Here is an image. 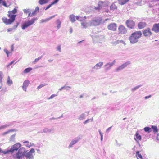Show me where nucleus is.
Returning <instances> with one entry per match:
<instances>
[{
    "label": "nucleus",
    "instance_id": "f257e3e1",
    "mask_svg": "<svg viewBox=\"0 0 159 159\" xmlns=\"http://www.w3.org/2000/svg\"><path fill=\"white\" fill-rule=\"evenodd\" d=\"M18 150L15 155V157L17 159H22L24 157H25L26 159H34V155L33 154L35 152L34 148H32L28 151L25 148L21 147Z\"/></svg>",
    "mask_w": 159,
    "mask_h": 159
},
{
    "label": "nucleus",
    "instance_id": "f03ea898",
    "mask_svg": "<svg viewBox=\"0 0 159 159\" xmlns=\"http://www.w3.org/2000/svg\"><path fill=\"white\" fill-rule=\"evenodd\" d=\"M142 35L141 31H135L131 34L128 38V40L131 44H135L139 41V39L141 37Z\"/></svg>",
    "mask_w": 159,
    "mask_h": 159
},
{
    "label": "nucleus",
    "instance_id": "7ed1b4c3",
    "mask_svg": "<svg viewBox=\"0 0 159 159\" xmlns=\"http://www.w3.org/2000/svg\"><path fill=\"white\" fill-rule=\"evenodd\" d=\"M21 144L19 143H16L11 147L10 149L2 150L0 148V153H2L4 154H9V153H13L15 151H17L21 147Z\"/></svg>",
    "mask_w": 159,
    "mask_h": 159
},
{
    "label": "nucleus",
    "instance_id": "20e7f679",
    "mask_svg": "<svg viewBox=\"0 0 159 159\" xmlns=\"http://www.w3.org/2000/svg\"><path fill=\"white\" fill-rule=\"evenodd\" d=\"M8 16L10 18L7 19L6 17H3L2 18L3 22L6 25H10L14 22L15 20L16 15H10V14H7Z\"/></svg>",
    "mask_w": 159,
    "mask_h": 159
},
{
    "label": "nucleus",
    "instance_id": "39448f33",
    "mask_svg": "<svg viewBox=\"0 0 159 159\" xmlns=\"http://www.w3.org/2000/svg\"><path fill=\"white\" fill-rule=\"evenodd\" d=\"M38 18L37 17L33 18L31 20H28L24 22L21 26L22 29L23 30H25L29 26L33 25L35 21L37 20Z\"/></svg>",
    "mask_w": 159,
    "mask_h": 159
},
{
    "label": "nucleus",
    "instance_id": "423d86ee",
    "mask_svg": "<svg viewBox=\"0 0 159 159\" xmlns=\"http://www.w3.org/2000/svg\"><path fill=\"white\" fill-rule=\"evenodd\" d=\"M102 20V17H96L90 21V26L98 25L101 24Z\"/></svg>",
    "mask_w": 159,
    "mask_h": 159
},
{
    "label": "nucleus",
    "instance_id": "0eeeda50",
    "mask_svg": "<svg viewBox=\"0 0 159 159\" xmlns=\"http://www.w3.org/2000/svg\"><path fill=\"white\" fill-rule=\"evenodd\" d=\"M127 27L130 29H134L135 27V22L131 19L127 20L125 22Z\"/></svg>",
    "mask_w": 159,
    "mask_h": 159
},
{
    "label": "nucleus",
    "instance_id": "6e6552de",
    "mask_svg": "<svg viewBox=\"0 0 159 159\" xmlns=\"http://www.w3.org/2000/svg\"><path fill=\"white\" fill-rule=\"evenodd\" d=\"M81 138V137L80 136H79L73 139L70 143L68 146V148H71L73 146L77 143Z\"/></svg>",
    "mask_w": 159,
    "mask_h": 159
},
{
    "label": "nucleus",
    "instance_id": "1a4fd4ad",
    "mask_svg": "<svg viewBox=\"0 0 159 159\" xmlns=\"http://www.w3.org/2000/svg\"><path fill=\"white\" fill-rule=\"evenodd\" d=\"M130 64L131 62L130 61H127L117 68L115 70L116 72H119L125 68L128 65Z\"/></svg>",
    "mask_w": 159,
    "mask_h": 159
},
{
    "label": "nucleus",
    "instance_id": "9d476101",
    "mask_svg": "<svg viewBox=\"0 0 159 159\" xmlns=\"http://www.w3.org/2000/svg\"><path fill=\"white\" fill-rule=\"evenodd\" d=\"M143 34L145 37H150L152 35V33L150 28L148 27L143 31Z\"/></svg>",
    "mask_w": 159,
    "mask_h": 159
},
{
    "label": "nucleus",
    "instance_id": "9b49d317",
    "mask_svg": "<svg viewBox=\"0 0 159 159\" xmlns=\"http://www.w3.org/2000/svg\"><path fill=\"white\" fill-rule=\"evenodd\" d=\"M119 33L124 34L127 33V29L123 25H120L118 27Z\"/></svg>",
    "mask_w": 159,
    "mask_h": 159
},
{
    "label": "nucleus",
    "instance_id": "f8f14e48",
    "mask_svg": "<svg viewBox=\"0 0 159 159\" xmlns=\"http://www.w3.org/2000/svg\"><path fill=\"white\" fill-rule=\"evenodd\" d=\"M116 63V60H114L112 62H109L105 64L104 67L105 70L107 71L110 69L112 66Z\"/></svg>",
    "mask_w": 159,
    "mask_h": 159
},
{
    "label": "nucleus",
    "instance_id": "ddd939ff",
    "mask_svg": "<svg viewBox=\"0 0 159 159\" xmlns=\"http://www.w3.org/2000/svg\"><path fill=\"white\" fill-rule=\"evenodd\" d=\"M151 30L155 33H159V23L154 24L152 26Z\"/></svg>",
    "mask_w": 159,
    "mask_h": 159
},
{
    "label": "nucleus",
    "instance_id": "4468645a",
    "mask_svg": "<svg viewBox=\"0 0 159 159\" xmlns=\"http://www.w3.org/2000/svg\"><path fill=\"white\" fill-rule=\"evenodd\" d=\"M103 64V63L102 62H100L96 64L93 67L92 69L95 70L99 69L101 68Z\"/></svg>",
    "mask_w": 159,
    "mask_h": 159
},
{
    "label": "nucleus",
    "instance_id": "2eb2a0df",
    "mask_svg": "<svg viewBox=\"0 0 159 159\" xmlns=\"http://www.w3.org/2000/svg\"><path fill=\"white\" fill-rule=\"evenodd\" d=\"M54 132V129L53 128H52L50 129L48 128H45L43 129V132H38V133H53Z\"/></svg>",
    "mask_w": 159,
    "mask_h": 159
},
{
    "label": "nucleus",
    "instance_id": "dca6fc26",
    "mask_svg": "<svg viewBox=\"0 0 159 159\" xmlns=\"http://www.w3.org/2000/svg\"><path fill=\"white\" fill-rule=\"evenodd\" d=\"M116 24L115 23L110 24L108 26V28L110 30L115 31L116 29Z\"/></svg>",
    "mask_w": 159,
    "mask_h": 159
},
{
    "label": "nucleus",
    "instance_id": "f3484780",
    "mask_svg": "<svg viewBox=\"0 0 159 159\" xmlns=\"http://www.w3.org/2000/svg\"><path fill=\"white\" fill-rule=\"evenodd\" d=\"M30 82L29 80H25L23 82L22 86L23 90L25 91H26L27 88L30 84Z\"/></svg>",
    "mask_w": 159,
    "mask_h": 159
},
{
    "label": "nucleus",
    "instance_id": "a211bd4d",
    "mask_svg": "<svg viewBox=\"0 0 159 159\" xmlns=\"http://www.w3.org/2000/svg\"><path fill=\"white\" fill-rule=\"evenodd\" d=\"M103 39V38L102 36H94L93 37V39L94 41L97 40V42L99 43H101L100 41H102Z\"/></svg>",
    "mask_w": 159,
    "mask_h": 159
},
{
    "label": "nucleus",
    "instance_id": "6ab92c4d",
    "mask_svg": "<svg viewBox=\"0 0 159 159\" xmlns=\"http://www.w3.org/2000/svg\"><path fill=\"white\" fill-rule=\"evenodd\" d=\"M147 25L146 23L144 22H140L138 23V27L139 29H142L145 27Z\"/></svg>",
    "mask_w": 159,
    "mask_h": 159
},
{
    "label": "nucleus",
    "instance_id": "aec40b11",
    "mask_svg": "<svg viewBox=\"0 0 159 159\" xmlns=\"http://www.w3.org/2000/svg\"><path fill=\"white\" fill-rule=\"evenodd\" d=\"M56 16V15H53L48 18H46L44 19H42L40 21V22L41 23H43L48 22L51 19L54 18Z\"/></svg>",
    "mask_w": 159,
    "mask_h": 159
},
{
    "label": "nucleus",
    "instance_id": "412c9836",
    "mask_svg": "<svg viewBox=\"0 0 159 159\" xmlns=\"http://www.w3.org/2000/svg\"><path fill=\"white\" fill-rule=\"evenodd\" d=\"M86 114L85 113H82L80 114L78 116V119L80 121L85 119L86 118Z\"/></svg>",
    "mask_w": 159,
    "mask_h": 159
},
{
    "label": "nucleus",
    "instance_id": "4be33fe9",
    "mask_svg": "<svg viewBox=\"0 0 159 159\" xmlns=\"http://www.w3.org/2000/svg\"><path fill=\"white\" fill-rule=\"evenodd\" d=\"M81 26H82L83 28L86 29L89 26H90V21L89 22H83L81 23Z\"/></svg>",
    "mask_w": 159,
    "mask_h": 159
},
{
    "label": "nucleus",
    "instance_id": "5701e85b",
    "mask_svg": "<svg viewBox=\"0 0 159 159\" xmlns=\"http://www.w3.org/2000/svg\"><path fill=\"white\" fill-rule=\"evenodd\" d=\"M17 12V9L16 8H14L13 10L11 11H8V14L10 15H14Z\"/></svg>",
    "mask_w": 159,
    "mask_h": 159
},
{
    "label": "nucleus",
    "instance_id": "b1692460",
    "mask_svg": "<svg viewBox=\"0 0 159 159\" xmlns=\"http://www.w3.org/2000/svg\"><path fill=\"white\" fill-rule=\"evenodd\" d=\"M56 23L57 25V28L58 30L61 27V22L60 19H58L56 21Z\"/></svg>",
    "mask_w": 159,
    "mask_h": 159
},
{
    "label": "nucleus",
    "instance_id": "393cba45",
    "mask_svg": "<svg viewBox=\"0 0 159 159\" xmlns=\"http://www.w3.org/2000/svg\"><path fill=\"white\" fill-rule=\"evenodd\" d=\"M70 20L72 23H74L75 21V16L73 14H71L69 16Z\"/></svg>",
    "mask_w": 159,
    "mask_h": 159
},
{
    "label": "nucleus",
    "instance_id": "a878e982",
    "mask_svg": "<svg viewBox=\"0 0 159 159\" xmlns=\"http://www.w3.org/2000/svg\"><path fill=\"white\" fill-rule=\"evenodd\" d=\"M135 136H136V138H134V139L137 142V140H141V136L137 132Z\"/></svg>",
    "mask_w": 159,
    "mask_h": 159
},
{
    "label": "nucleus",
    "instance_id": "bb28decb",
    "mask_svg": "<svg viewBox=\"0 0 159 159\" xmlns=\"http://www.w3.org/2000/svg\"><path fill=\"white\" fill-rule=\"evenodd\" d=\"M16 134L12 135L9 139V141L10 142H14L15 141Z\"/></svg>",
    "mask_w": 159,
    "mask_h": 159
},
{
    "label": "nucleus",
    "instance_id": "cd10ccee",
    "mask_svg": "<svg viewBox=\"0 0 159 159\" xmlns=\"http://www.w3.org/2000/svg\"><path fill=\"white\" fill-rule=\"evenodd\" d=\"M104 3V2H100L98 4V7H95L96 10H99L100 9L102 8V7L103 6Z\"/></svg>",
    "mask_w": 159,
    "mask_h": 159
},
{
    "label": "nucleus",
    "instance_id": "c85d7f7f",
    "mask_svg": "<svg viewBox=\"0 0 159 159\" xmlns=\"http://www.w3.org/2000/svg\"><path fill=\"white\" fill-rule=\"evenodd\" d=\"M11 125V123H9L8 124H5L4 125H3L0 126V129H5V128H6L8 127H9V126H10Z\"/></svg>",
    "mask_w": 159,
    "mask_h": 159
},
{
    "label": "nucleus",
    "instance_id": "c756f323",
    "mask_svg": "<svg viewBox=\"0 0 159 159\" xmlns=\"http://www.w3.org/2000/svg\"><path fill=\"white\" fill-rule=\"evenodd\" d=\"M119 3V4L123 5H124L127 2H128L129 0H118Z\"/></svg>",
    "mask_w": 159,
    "mask_h": 159
},
{
    "label": "nucleus",
    "instance_id": "7c9ffc66",
    "mask_svg": "<svg viewBox=\"0 0 159 159\" xmlns=\"http://www.w3.org/2000/svg\"><path fill=\"white\" fill-rule=\"evenodd\" d=\"M144 130L145 132H147L149 133L152 131V129L148 127H146L144 128Z\"/></svg>",
    "mask_w": 159,
    "mask_h": 159
},
{
    "label": "nucleus",
    "instance_id": "2f4dec72",
    "mask_svg": "<svg viewBox=\"0 0 159 159\" xmlns=\"http://www.w3.org/2000/svg\"><path fill=\"white\" fill-rule=\"evenodd\" d=\"M75 17L76 20L79 21H82L86 18L85 16L84 17H81L79 16H76Z\"/></svg>",
    "mask_w": 159,
    "mask_h": 159
},
{
    "label": "nucleus",
    "instance_id": "473e14b6",
    "mask_svg": "<svg viewBox=\"0 0 159 159\" xmlns=\"http://www.w3.org/2000/svg\"><path fill=\"white\" fill-rule=\"evenodd\" d=\"M13 83L12 80H10V77L8 76L7 77V84L9 86H11Z\"/></svg>",
    "mask_w": 159,
    "mask_h": 159
},
{
    "label": "nucleus",
    "instance_id": "72a5a7b5",
    "mask_svg": "<svg viewBox=\"0 0 159 159\" xmlns=\"http://www.w3.org/2000/svg\"><path fill=\"white\" fill-rule=\"evenodd\" d=\"M2 75H3L2 72L0 71V89H1L2 86Z\"/></svg>",
    "mask_w": 159,
    "mask_h": 159
},
{
    "label": "nucleus",
    "instance_id": "f704fd0d",
    "mask_svg": "<svg viewBox=\"0 0 159 159\" xmlns=\"http://www.w3.org/2000/svg\"><path fill=\"white\" fill-rule=\"evenodd\" d=\"M73 71L72 70H69L66 72L67 76L68 77H71L73 73Z\"/></svg>",
    "mask_w": 159,
    "mask_h": 159
},
{
    "label": "nucleus",
    "instance_id": "c9c22d12",
    "mask_svg": "<svg viewBox=\"0 0 159 159\" xmlns=\"http://www.w3.org/2000/svg\"><path fill=\"white\" fill-rule=\"evenodd\" d=\"M32 70V68L30 67H28L25 69L23 71V72L25 74L27 73L30 72Z\"/></svg>",
    "mask_w": 159,
    "mask_h": 159
},
{
    "label": "nucleus",
    "instance_id": "e433bc0d",
    "mask_svg": "<svg viewBox=\"0 0 159 159\" xmlns=\"http://www.w3.org/2000/svg\"><path fill=\"white\" fill-rule=\"evenodd\" d=\"M117 8V7L114 4H112L110 7V9L111 10H114L116 9Z\"/></svg>",
    "mask_w": 159,
    "mask_h": 159
},
{
    "label": "nucleus",
    "instance_id": "4c0bfd02",
    "mask_svg": "<svg viewBox=\"0 0 159 159\" xmlns=\"http://www.w3.org/2000/svg\"><path fill=\"white\" fill-rule=\"evenodd\" d=\"M142 86L141 85H137L136 86V87H134V88H132L131 89V91L133 92H134L136 90L138 89L140 87Z\"/></svg>",
    "mask_w": 159,
    "mask_h": 159
},
{
    "label": "nucleus",
    "instance_id": "58836bf2",
    "mask_svg": "<svg viewBox=\"0 0 159 159\" xmlns=\"http://www.w3.org/2000/svg\"><path fill=\"white\" fill-rule=\"evenodd\" d=\"M151 128L153 129V132L154 133H156L158 132V129L157 126L154 125H152Z\"/></svg>",
    "mask_w": 159,
    "mask_h": 159
},
{
    "label": "nucleus",
    "instance_id": "ea45409f",
    "mask_svg": "<svg viewBox=\"0 0 159 159\" xmlns=\"http://www.w3.org/2000/svg\"><path fill=\"white\" fill-rule=\"evenodd\" d=\"M15 131V130L14 129H10V130H9L7 131H6L5 132H4L2 133V135H5L9 133H10V132H13Z\"/></svg>",
    "mask_w": 159,
    "mask_h": 159
},
{
    "label": "nucleus",
    "instance_id": "a19ab883",
    "mask_svg": "<svg viewBox=\"0 0 159 159\" xmlns=\"http://www.w3.org/2000/svg\"><path fill=\"white\" fill-rule=\"evenodd\" d=\"M136 157H138L139 158L142 159L143 157L139 153V151H137L136 152Z\"/></svg>",
    "mask_w": 159,
    "mask_h": 159
},
{
    "label": "nucleus",
    "instance_id": "79ce46f5",
    "mask_svg": "<svg viewBox=\"0 0 159 159\" xmlns=\"http://www.w3.org/2000/svg\"><path fill=\"white\" fill-rule=\"evenodd\" d=\"M0 3H2V5L6 7H8V6L7 5V4L6 3V2L5 1H3V0L2 1H1L0 2Z\"/></svg>",
    "mask_w": 159,
    "mask_h": 159
},
{
    "label": "nucleus",
    "instance_id": "37998d69",
    "mask_svg": "<svg viewBox=\"0 0 159 159\" xmlns=\"http://www.w3.org/2000/svg\"><path fill=\"white\" fill-rule=\"evenodd\" d=\"M56 49L57 51H58L59 52H61V45H59L56 48Z\"/></svg>",
    "mask_w": 159,
    "mask_h": 159
},
{
    "label": "nucleus",
    "instance_id": "c03bdc74",
    "mask_svg": "<svg viewBox=\"0 0 159 159\" xmlns=\"http://www.w3.org/2000/svg\"><path fill=\"white\" fill-rule=\"evenodd\" d=\"M23 11L25 14L29 13L30 11V10L29 9H24V10H23Z\"/></svg>",
    "mask_w": 159,
    "mask_h": 159
},
{
    "label": "nucleus",
    "instance_id": "a18cd8bd",
    "mask_svg": "<svg viewBox=\"0 0 159 159\" xmlns=\"http://www.w3.org/2000/svg\"><path fill=\"white\" fill-rule=\"evenodd\" d=\"M39 4L41 5H43L45 4L44 0H39L38 2Z\"/></svg>",
    "mask_w": 159,
    "mask_h": 159
},
{
    "label": "nucleus",
    "instance_id": "49530a36",
    "mask_svg": "<svg viewBox=\"0 0 159 159\" xmlns=\"http://www.w3.org/2000/svg\"><path fill=\"white\" fill-rule=\"evenodd\" d=\"M57 96V95L55 94H53L51 95L49 98H48L47 99L48 100H50L52 99L53 98Z\"/></svg>",
    "mask_w": 159,
    "mask_h": 159
},
{
    "label": "nucleus",
    "instance_id": "de8ad7c7",
    "mask_svg": "<svg viewBox=\"0 0 159 159\" xmlns=\"http://www.w3.org/2000/svg\"><path fill=\"white\" fill-rule=\"evenodd\" d=\"M45 85H46V84H41L40 85H39V86H38V87H37V89H38V90H39V89H40L42 87H43Z\"/></svg>",
    "mask_w": 159,
    "mask_h": 159
},
{
    "label": "nucleus",
    "instance_id": "09e8293b",
    "mask_svg": "<svg viewBox=\"0 0 159 159\" xmlns=\"http://www.w3.org/2000/svg\"><path fill=\"white\" fill-rule=\"evenodd\" d=\"M120 43V40H117L114 42L113 44L114 45H116Z\"/></svg>",
    "mask_w": 159,
    "mask_h": 159
},
{
    "label": "nucleus",
    "instance_id": "8fccbe9b",
    "mask_svg": "<svg viewBox=\"0 0 159 159\" xmlns=\"http://www.w3.org/2000/svg\"><path fill=\"white\" fill-rule=\"evenodd\" d=\"M15 62L14 60H13L10 62L9 64L7 65L6 66L7 68H9L10 66L12 64H13Z\"/></svg>",
    "mask_w": 159,
    "mask_h": 159
},
{
    "label": "nucleus",
    "instance_id": "3c124183",
    "mask_svg": "<svg viewBox=\"0 0 159 159\" xmlns=\"http://www.w3.org/2000/svg\"><path fill=\"white\" fill-rule=\"evenodd\" d=\"M4 52L6 53L7 55V57H8L9 54L10 53V52L7 50V49H5L4 50Z\"/></svg>",
    "mask_w": 159,
    "mask_h": 159
},
{
    "label": "nucleus",
    "instance_id": "603ef678",
    "mask_svg": "<svg viewBox=\"0 0 159 159\" xmlns=\"http://www.w3.org/2000/svg\"><path fill=\"white\" fill-rule=\"evenodd\" d=\"M72 88V87L70 86H65V89H66L67 90H69L70 89Z\"/></svg>",
    "mask_w": 159,
    "mask_h": 159
},
{
    "label": "nucleus",
    "instance_id": "864d4df0",
    "mask_svg": "<svg viewBox=\"0 0 159 159\" xmlns=\"http://www.w3.org/2000/svg\"><path fill=\"white\" fill-rule=\"evenodd\" d=\"M59 0H54L51 3L53 5L57 3Z\"/></svg>",
    "mask_w": 159,
    "mask_h": 159
},
{
    "label": "nucleus",
    "instance_id": "5fc2aeb1",
    "mask_svg": "<svg viewBox=\"0 0 159 159\" xmlns=\"http://www.w3.org/2000/svg\"><path fill=\"white\" fill-rule=\"evenodd\" d=\"M53 5L52 4V3H51V4H49L48 5L47 7L45 9V10H47L51 6H52Z\"/></svg>",
    "mask_w": 159,
    "mask_h": 159
},
{
    "label": "nucleus",
    "instance_id": "6e6d98bb",
    "mask_svg": "<svg viewBox=\"0 0 159 159\" xmlns=\"http://www.w3.org/2000/svg\"><path fill=\"white\" fill-rule=\"evenodd\" d=\"M18 25L19 23L18 22L16 23V25L13 26L12 28H13V30H15L18 27Z\"/></svg>",
    "mask_w": 159,
    "mask_h": 159
},
{
    "label": "nucleus",
    "instance_id": "4d7b16f0",
    "mask_svg": "<svg viewBox=\"0 0 159 159\" xmlns=\"http://www.w3.org/2000/svg\"><path fill=\"white\" fill-rule=\"evenodd\" d=\"M39 8L38 7H36L35 8L34 11H35L36 12L38 13L39 12Z\"/></svg>",
    "mask_w": 159,
    "mask_h": 159
},
{
    "label": "nucleus",
    "instance_id": "13d9d810",
    "mask_svg": "<svg viewBox=\"0 0 159 159\" xmlns=\"http://www.w3.org/2000/svg\"><path fill=\"white\" fill-rule=\"evenodd\" d=\"M34 16L32 14V13H31L30 12L29 13V14H28V17H32L33 16Z\"/></svg>",
    "mask_w": 159,
    "mask_h": 159
},
{
    "label": "nucleus",
    "instance_id": "bf43d9fd",
    "mask_svg": "<svg viewBox=\"0 0 159 159\" xmlns=\"http://www.w3.org/2000/svg\"><path fill=\"white\" fill-rule=\"evenodd\" d=\"M13 30V28H10L8 29L7 30V32H11V31H12Z\"/></svg>",
    "mask_w": 159,
    "mask_h": 159
},
{
    "label": "nucleus",
    "instance_id": "052dcab7",
    "mask_svg": "<svg viewBox=\"0 0 159 159\" xmlns=\"http://www.w3.org/2000/svg\"><path fill=\"white\" fill-rule=\"evenodd\" d=\"M15 38V40L17 41H18L19 40V38L17 37V36L16 35H15L14 36Z\"/></svg>",
    "mask_w": 159,
    "mask_h": 159
},
{
    "label": "nucleus",
    "instance_id": "680f3d73",
    "mask_svg": "<svg viewBox=\"0 0 159 159\" xmlns=\"http://www.w3.org/2000/svg\"><path fill=\"white\" fill-rule=\"evenodd\" d=\"M37 12H36L35 11H34L32 12V14L34 16H35L37 14Z\"/></svg>",
    "mask_w": 159,
    "mask_h": 159
},
{
    "label": "nucleus",
    "instance_id": "e2e57ef3",
    "mask_svg": "<svg viewBox=\"0 0 159 159\" xmlns=\"http://www.w3.org/2000/svg\"><path fill=\"white\" fill-rule=\"evenodd\" d=\"M7 89L6 88H3L1 91H2L4 92L6 91Z\"/></svg>",
    "mask_w": 159,
    "mask_h": 159
},
{
    "label": "nucleus",
    "instance_id": "0e129e2a",
    "mask_svg": "<svg viewBox=\"0 0 159 159\" xmlns=\"http://www.w3.org/2000/svg\"><path fill=\"white\" fill-rule=\"evenodd\" d=\"M112 127H110L109 128H108L106 130V132H108L111 129Z\"/></svg>",
    "mask_w": 159,
    "mask_h": 159
},
{
    "label": "nucleus",
    "instance_id": "69168bd1",
    "mask_svg": "<svg viewBox=\"0 0 159 159\" xmlns=\"http://www.w3.org/2000/svg\"><path fill=\"white\" fill-rule=\"evenodd\" d=\"M89 119H88L87 120H86L83 123L84 124H85L88 123L89 122Z\"/></svg>",
    "mask_w": 159,
    "mask_h": 159
},
{
    "label": "nucleus",
    "instance_id": "338daca9",
    "mask_svg": "<svg viewBox=\"0 0 159 159\" xmlns=\"http://www.w3.org/2000/svg\"><path fill=\"white\" fill-rule=\"evenodd\" d=\"M151 97V95H149L148 96H146L144 98L145 99H147L148 98H150Z\"/></svg>",
    "mask_w": 159,
    "mask_h": 159
},
{
    "label": "nucleus",
    "instance_id": "774afa93",
    "mask_svg": "<svg viewBox=\"0 0 159 159\" xmlns=\"http://www.w3.org/2000/svg\"><path fill=\"white\" fill-rule=\"evenodd\" d=\"M39 60L37 58H36L35 60L33 62V63L35 64V62H38L39 61Z\"/></svg>",
    "mask_w": 159,
    "mask_h": 159
}]
</instances>
